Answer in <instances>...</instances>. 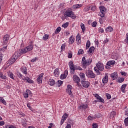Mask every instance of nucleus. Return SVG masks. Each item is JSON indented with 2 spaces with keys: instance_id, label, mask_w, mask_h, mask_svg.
I'll return each instance as SVG.
<instances>
[{
  "instance_id": "f257e3e1",
  "label": "nucleus",
  "mask_w": 128,
  "mask_h": 128,
  "mask_svg": "<svg viewBox=\"0 0 128 128\" xmlns=\"http://www.w3.org/2000/svg\"><path fill=\"white\" fill-rule=\"evenodd\" d=\"M68 66L70 68V72L71 74H74V72L76 70H82V68L80 67V66H75L74 64V62L72 61H70L68 63Z\"/></svg>"
},
{
  "instance_id": "f03ea898",
  "label": "nucleus",
  "mask_w": 128,
  "mask_h": 128,
  "mask_svg": "<svg viewBox=\"0 0 128 128\" xmlns=\"http://www.w3.org/2000/svg\"><path fill=\"white\" fill-rule=\"evenodd\" d=\"M94 70L96 72L100 74V72H102L104 70V64L100 62H98L96 64V67H94Z\"/></svg>"
},
{
  "instance_id": "7ed1b4c3",
  "label": "nucleus",
  "mask_w": 128,
  "mask_h": 128,
  "mask_svg": "<svg viewBox=\"0 0 128 128\" xmlns=\"http://www.w3.org/2000/svg\"><path fill=\"white\" fill-rule=\"evenodd\" d=\"M92 60L90 58L86 60V57H83L82 58V64L84 68H86L88 66H90L92 64Z\"/></svg>"
},
{
  "instance_id": "20e7f679",
  "label": "nucleus",
  "mask_w": 128,
  "mask_h": 128,
  "mask_svg": "<svg viewBox=\"0 0 128 128\" xmlns=\"http://www.w3.org/2000/svg\"><path fill=\"white\" fill-rule=\"evenodd\" d=\"M33 48H34V46H32V44H31L30 45L21 50H20V52L22 54H26V52H30V50H32Z\"/></svg>"
},
{
  "instance_id": "39448f33",
  "label": "nucleus",
  "mask_w": 128,
  "mask_h": 128,
  "mask_svg": "<svg viewBox=\"0 0 128 128\" xmlns=\"http://www.w3.org/2000/svg\"><path fill=\"white\" fill-rule=\"evenodd\" d=\"M17 76L20 78H22V80H26V82H28V84H34V81L32 79H30L28 77L26 78L24 76H22V74L19 72H17Z\"/></svg>"
},
{
  "instance_id": "423d86ee",
  "label": "nucleus",
  "mask_w": 128,
  "mask_h": 128,
  "mask_svg": "<svg viewBox=\"0 0 128 128\" xmlns=\"http://www.w3.org/2000/svg\"><path fill=\"white\" fill-rule=\"evenodd\" d=\"M66 16H68V18H72V20H76V16L74 15V12L70 10L66 11V12L64 14V16H65L66 18Z\"/></svg>"
},
{
  "instance_id": "0eeeda50",
  "label": "nucleus",
  "mask_w": 128,
  "mask_h": 128,
  "mask_svg": "<svg viewBox=\"0 0 128 128\" xmlns=\"http://www.w3.org/2000/svg\"><path fill=\"white\" fill-rule=\"evenodd\" d=\"M22 54L20 52H16L15 54L12 56V62H14L20 56H22Z\"/></svg>"
},
{
  "instance_id": "6e6552de",
  "label": "nucleus",
  "mask_w": 128,
  "mask_h": 128,
  "mask_svg": "<svg viewBox=\"0 0 128 128\" xmlns=\"http://www.w3.org/2000/svg\"><path fill=\"white\" fill-rule=\"evenodd\" d=\"M66 92L71 98H74V94H72V86L70 85H68L66 90Z\"/></svg>"
},
{
  "instance_id": "1a4fd4ad",
  "label": "nucleus",
  "mask_w": 128,
  "mask_h": 128,
  "mask_svg": "<svg viewBox=\"0 0 128 128\" xmlns=\"http://www.w3.org/2000/svg\"><path fill=\"white\" fill-rule=\"evenodd\" d=\"M100 12L98 14V16L101 18H104L106 16V8L104 6H101L100 7Z\"/></svg>"
},
{
  "instance_id": "9d476101",
  "label": "nucleus",
  "mask_w": 128,
  "mask_h": 128,
  "mask_svg": "<svg viewBox=\"0 0 128 128\" xmlns=\"http://www.w3.org/2000/svg\"><path fill=\"white\" fill-rule=\"evenodd\" d=\"M86 76L88 78H96V74L91 70H88L86 72Z\"/></svg>"
},
{
  "instance_id": "9b49d317",
  "label": "nucleus",
  "mask_w": 128,
  "mask_h": 128,
  "mask_svg": "<svg viewBox=\"0 0 128 128\" xmlns=\"http://www.w3.org/2000/svg\"><path fill=\"white\" fill-rule=\"evenodd\" d=\"M81 84L84 88H88L90 86V82L88 81L82 80L81 81Z\"/></svg>"
},
{
  "instance_id": "f8f14e48",
  "label": "nucleus",
  "mask_w": 128,
  "mask_h": 128,
  "mask_svg": "<svg viewBox=\"0 0 128 128\" xmlns=\"http://www.w3.org/2000/svg\"><path fill=\"white\" fill-rule=\"evenodd\" d=\"M95 98L97 99L98 102H102L103 104L104 103V100L102 98L100 95L98 94H95Z\"/></svg>"
},
{
  "instance_id": "ddd939ff",
  "label": "nucleus",
  "mask_w": 128,
  "mask_h": 128,
  "mask_svg": "<svg viewBox=\"0 0 128 128\" xmlns=\"http://www.w3.org/2000/svg\"><path fill=\"white\" fill-rule=\"evenodd\" d=\"M42 76H44V74H40L36 78V82L38 84L42 83Z\"/></svg>"
},
{
  "instance_id": "4468645a",
  "label": "nucleus",
  "mask_w": 128,
  "mask_h": 128,
  "mask_svg": "<svg viewBox=\"0 0 128 128\" xmlns=\"http://www.w3.org/2000/svg\"><path fill=\"white\" fill-rule=\"evenodd\" d=\"M102 81L103 84H108V74L106 73L104 74V76L103 78Z\"/></svg>"
},
{
  "instance_id": "2eb2a0df",
  "label": "nucleus",
  "mask_w": 128,
  "mask_h": 128,
  "mask_svg": "<svg viewBox=\"0 0 128 128\" xmlns=\"http://www.w3.org/2000/svg\"><path fill=\"white\" fill-rule=\"evenodd\" d=\"M73 80L76 82H80V78H78V76H76V74H74L73 76Z\"/></svg>"
},
{
  "instance_id": "dca6fc26",
  "label": "nucleus",
  "mask_w": 128,
  "mask_h": 128,
  "mask_svg": "<svg viewBox=\"0 0 128 128\" xmlns=\"http://www.w3.org/2000/svg\"><path fill=\"white\" fill-rule=\"evenodd\" d=\"M9 38H10V35L8 34H6L4 36V44H8Z\"/></svg>"
},
{
  "instance_id": "f3484780",
  "label": "nucleus",
  "mask_w": 128,
  "mask_h": 128,
  "mask_svg": "<svg viewBox=\"0 0 128 128\" xmlns=\"http://www.w3.org/2000/svg\"><path fill=\"white\" fill-rule=\"evenodd\" d=\"M110 76L111 78H112L113 80H116L118 78V72H114Z\"/></svg>"
},
{
  "instance_id": "a211bd4d",
  "label": "nucleus",
  "mask_w": 128,
  "mask_h": 128,
  "mask_svg": "<svg viewBox=\"0 0 128 128\" xmlns=\"http://www.w3.org/2000/svg\"><path fill=\"white\" fill-rule=\"evenodd\" d=\"M21 72L24 74H28V69H26V68L24 66L22 67Z\"/></svg>"
},
{
  "instance_id": "6ab92c4d",
  "label": "nucleus",
  "mask_w": 128,
  "mask_h": 128,
  "mask_svg": "<svg viewBox=\"0 0 128 128\" xmlns=\"http://www.w3.org/2000/svg\"><path fill=\"white\" fill-rule=\"evenodd\" d=\"M68 42L70 44H72L74 42V38L73 36H70Z\"/></svg>"
},
{
  "instance_id": "aec40b11",
  "label": "nucleus",
  "mask_w": 128,
  "mask_h": 128,
  "mask_svg": "<svg viewBox=\"0 0 128 128\" xmlns=\"http://www.w3.org/2000/svg\"><path fill=\"white\" fill-rule=\"evenodd\" d=\"M116 62L114 60L108 61L107 62V66H114Z\"/></svg>"
},
{
  "instance_id": "412c9836",
  "label": "nucleus",
  "mask_w": 128,
  "mask_h": 128,
  "mask_svg": "<svg viewBox=\"0 0 128 128\" xmlns=\"http://www.w3.org/2000/svg\"><path fill=\"white\" fill-rule=\"evenodd\" d=\"M126 84H124L121 86V90L122 92H126Z\"/></svg>"
},
{
  "instance_id": "4be33fe9",
  "label": "nucleus",
  "mask_w": 128,
  "mask_h": 128,
  "mask_svg": "<svg viewBox=\"0 0 128 128\" xmlns=\"http://www.w3.org/2000/svg\"><path fill=\"white\" fill-rule=\"evenodd\" d=\"M54 74L55 76H60V72H58V68H56L54 70Z\"/></svg>"
},
{
  "instance_id": "5701e85b",
  "label": "nucleus",
  "mask_w": 128,
  "mask_h": 128,
  "mask_svg": "<svg viewBox=\"0 0 128 128\" xmlns=\"http://www.w3.org/2000/svg\"><path fill=\"white\" fill-rule=\"evenodd\" d=\"M106 30L108 32H112V30H114V28H112V26H108L106 28Z\"/></svg>"
},
{
  "instance_id": "b1692460",
  "label": "nucleus",
  "mask_w": 128,
  "mask_h": 128,
  "mask_svg": "<svg viewBox=\"0 0 128 128\" xmlns=\"http://www.w3.org/2000/svg\"><path fill=\"white\" fill-rule=\"evenodd\" d=\"M0 102H2L4 106H6V102L4 100V98L0 97Z\"/></svg>"
},
{
  "instance_id": "393cba45",
  "label": "nucleus",
  "mask_w": 128,
  "mask_h": 128,
  "mask_svg": "<svg viewBox=\"0 0 128 128\" xmlns=\"http://www.w3.org/2000/svg\"><path fill=\"white\" fill-rule=\"evenodd\" d=\"M82 4H76L74 5L73 8H82Z\"/></svg>"
},
{
  "instance_id": "a878e982",
  "label": "nucleus",
  "mask_w": 128,
  "mask_h": 128,
  "mask_svg": "<svg viewBox=\"0 0 128 128\" xmlns=\"http://www.w3.org/2000/svg\"><path fill=\"white\" fill-rule=\"evenodd\" d=\"M79 76L82 80H86V74H84V73L81 72Z\"/></svg>"
},
{
  "instance_id": "bb28decb",
  "label": "nucleus",
  "mask_w": 128,
  "mask_h": 128,
  "mask_svg": "<svg viewBox=\"0 0 128 128\" xmlns=\"http://www.w3.org/2000/svg\"><path fill=\"white\" fill-rule=\"evenodd\" d=\"M48 84L50 86H54V79H50L48 80Z\"/></svg>"
},
{
  "instance_id": "cd10ccee",
  "label": "nucleus",
  "mask_w": 128,
  "mask_h": 128,
  "mask_svg": "<svg viewBox=\"0 0 128 128\" xmlns=\"http://www.w3.org/2000/svg\"><path fill=\"white\" fill-rule=\"evenodd\" d=\"M76 40H77L78 44H80L81 40H80V35H77L76 36Z\"/></svg>"
},
{
  "instance_id": "c85d7f7f",
  "label": "nucleus",
  "mask_w": 128,
  "mask_h": 128,
  "mask_svg": "<svg viewBox=\"0 0 128 128\" xmlns=\"http://www.w3.org/2000/svg\"><path fill=\"white\" fill-rule=\"evenodd\" d=\"M94 46H91L88 51V52H89V54H92V52H94Z\"/></svg>"
},
{
  "instance_id": "c756f323",
  "label": "nucleus",
  "mask_w": 128,
  "mask_h": 128,
  "mask_svg": "<svg viewBox=\"0 0 128 128\" xmlns=\"http://www.w3.org/2000/svg\"><path fill=\"white\" fill-rule=\"evenodd\" d=\"M80 28L82 30V32H84V30H86V27L84 26V23L81 24Z\"/></svg>"
},
{
  "instance_id": "7c9ffc66",
  "label": "nucleus",
  "mask_w": 128,
  "mask_h": 128,
  "mask_svg": "<svg viewBox=\"0 0 128 128\" xmlns=\"http://www.w3.org/2000/svg\"><path fill=\"white\" fill-rule=\"evenodd\" d=\"M90 46V40H88L86 44V50H88V48Z\"/></svg>"
},
{
  "instance_id": "2f4dec72",
  "label": "nucleus",
  "mask_w": 128,
  "mask_h": 128,
  "mask_svg": "<svg viewBox=\"0 0 128 128\" xmlns=\"http://www.w3.org/2000/svg\"><path fill=\"white\" fill-rule=\"evenodd\" d=\"M62 30V28L58 26L55 30V34H59L60 32Z\"/></svg>"
},
{
  "instance_id": "473e14b6",
  "label": "nucleus",
  "mask_w": 128,
  "mask_h": 128,
  "mask_svg": "<svg viewBox=\"0 0 128 128\" xmlns=\"http://www.w3.org/2000/svg\"><path fill=\"white\" fill-rule=\"evenodd\" d=\"M48 38H50V35L46 34L44 36H43V40H48Z\"/></svg>"
},
{
  "instance_id": "72a5a7b5",
  "label": "nucleus",
  "mask_w": 128,
  "mask_h": 128,
  "mask_svg": "<svg viewBox=\"0 0 128 128\" xmlns=\"http://www.w3.org/2000/svg\"><path fill=\"white\" fill-rule=\"evenodd\" d=\"M80 108H84V110H86L88 108V104H82L80 106Z\"/></svg>"
},
{
  "instance_id": "f704fd0d",
  "label": "nucleus",
  "mask_w": 128,
  "mask_h": 128,
  "mask_svg": "<svg viewBox=\"0 0 128 128\" xmlns=\"http://www.w3.org/2000/svg\"><path fill=\"white\" fill-rule=\"evenodd\" d=\"M6 128H16V127L14 126L13 125L6 124L5 126Z\"/></svg>"
},
{
  "instance_id": "c9c22d12",
  "label": "nucleus",
  "mask_w": 128,
  "mask_h": 128,
  "mask_svg": "<svg viewBox=\"0 0 128 128\" xmlns=\"http://www.w3.org/2000/svg\"><path fill=\"white\" fill-rule=\"evenodd\" d=\"M68 115L67 114H64V116H62V120H66L68 118Z\"/></svg>"
},
{
  "instance_id": "e433bc0d",
  "label": "nucleus",
  "mask_w": 128,
  "mask_h": 128,
  "mask_svg": "<svg viewBox=\"0 0 128 128\" xmlns=\"http://www.w3.org/2000/svg\"><path fill=\"white\" fill-rule=\"evenodd\" d=\"M116 112L114 111H112L110 114V116H112V118H114L116 116Z\"/></svg>"
},
{
  "instance_id": "4c0bfd02",
  "label": "nucleus",
  "mask_w": 128,
  "mask_h": 128,
  "mask_svg": "<svg viewBox=\"0 0 128 128\" xmlns=\"http://www.w3.org/2000/svg\"><path fill=\"white\" fill-rule=\"evenodd\" d=\"M124 122L126 126H128V117L125 118Z\"/></svg>"
},
{
  "instance_id": "58836bf2",
  "label": "nucleus",
  "mask_w": 128,
  "mask_h": 128,
  "mask_svg": "<svg viewBox=\"0 0 128 128\" xmlns=\"http://www.w3.org/2000/svg\"><path fill=\"white\" fill-rule=\"evenodd\" d=\"M124 81V78H120L118 79V82H122Z\"/></svg>"
},
{
  "instance_id": "ea45409f",
  "label": "nucleus",
  "mask_w": 128,
  "mask_h": 128,
  "mask_svg": "<svg viewBox=\"0 0 128 128\" xmlns=\"http://www.w3.org/2000/svg\"><path fill=\"white\" fill-rule=\"evenodd\" d=\"M66 78V76L64 74H62L60 76V80H64Z\"/></svg>"
},
{
  "instance_id": "a19ab883",
  "label": "nucleus",
  "mask_w": 128,
  "mask_h": 128,
  "mask_svg": "<svg viewBox=\"0 0 128 128\" xmlns=\"http://www.w3.org/2000/svg\"><path fill=\"white\" fill-rule=\"evenodd\" d=\"M82 54H84V50H82V49L79 50L78 51V55Z\"/></svg>"
},
{
  "instance_id": "79ce46f5",
  "label": "nucleus",
  "mask_w": 128,
  "mask_h": 128,
  "mask_svg": "<svg viewBox=\"0 0 128 128\" xmlns=\"http://www.w3.org/2000/svg\"><path fill=\"white\" fill-rule=\"evenodd\" d=\"M62 28H68V22H66L62 25Z\"/></svg>"
},
{
  "instance_id": "37998d69",
  "label": "nucleus",
  "mask_w": 128,
  "mask_h": 128,
  "mask_svg": "<svg viewBox=\"0 0 128 128\" xmlns=\"http://www.w3.org/2000/svg\"><path fill=\"white\" fill-rule=\"evenodd\" d=\"M126 38L124 40V42L128 44V33L126 34Z\"/></svg>"
},
{
  "instance_id": "c03bdc74",
  "label": "nucleus",
  "mask_w": 128,
  "mask_h": 128,
  "mask_svg": "<svg viewBox=\"0 0 128 128\" xmlns=\"http://www.w3.org/2000/svg\"><path fill=\"white\" fill-rule=\"evenodd\" d=\"M96 24H98V23H96V22H94L92 23V26L93 28H96Z\"/></svg>"
},
{
  "instance_id": "a18cd8bd",
  "label": "nucleus",
  "mask_w": 128,
  "mask_h": 128,
  "mask_svg": "<svg viewBox=\"0 0 128 128\" xmlns=\"http://www.w3.org/2000/svg\"><path fill=\"white\" fill-rule=\"evenodd\" d=\"M24 96L25 98H28V94L26 92L24 94Z\"/></svg>"
},
{
  "instance_id": "49530a36",
  "label": "nucleus",
  "mask_w": 128,
  "mask_h": 128,
  "mask_svg": "<svg viewBox=\"0 0 128 128\" xmlns=\"http://www.w3.org/2000/svg\"><path fill=\"white\" fill-rule=\"evenodd\" d=\"M106 96L108 100L112 98V96L109 94H106Z\"/></svg>"
},
{
  "instance_id": "de8ad7c7",
  "label": "nucleus",
  "mask_w": 128,
  "mask_h": 128,
  "mask_svg": "<svg viewBox=\"0 0 128 128\" xmlns=\"http://www.w3.org/2000/svg\"><path fill=\"white\" fill-rule=\"evenodd\" d=\"M27 106L30 110H32V108L30 106V103H27Z\"/></svg>"
},
{
  "instance_id": "09e8293b",
  "label": "nucleus",
  "mask_w": 128,
  "mask_h": 128,
  "mask_svg": "<svg viewBox=\"0 0 128 128\" xmlns=\"http://www.w3.org/2000/svg\"><path fill=\"white\" fill-rule=\"evenodd\" d=\"M26 92L28 93V94H30V95L32 94V91H30V90H28V89H27V90H26Z\"/></svg>"
},
{
  "instance_id": "8fccbe9b",
  "label": "nucleus",
  "mask_w": 128,
  "mask_h": 128,
  "mask_svg": "<svg viewBox=\"0 0 128 128\" xmlns=\"http://www.w3.org/2000/svg\"><path fill=\"white\" fill-rule=\"evenodd\" d=\"M66 48V45L64 44H62L61 46V50H64Z\"/></svg>"
},
{
  "instance_id": "3c124183",
  "label": "nucleus",
  "mask_w": 128,
  "mask_h": 128,
  "mask_svg": "<svg viewBox=\"0 0 128 128\" xmlns=\"http://www.w3.org/2000/svg\"><path fill=\"white\" fill-rule=\"evenodd\" d=\"M91 8V6H88L87 8H86L84 10L85 12H88V10H90Z\"/></svg>"
},
{
  "instance_id": "603ef678",
  "label": "nucleus",
  "mask_w": 128,
  "mask_h": 128,
  "mask_svg": "<svg viewBox=\"0 0 128 128\" xmlns=\"http://www.w3.org/2000/svg\"><path fill=\"white\" fill-rule=\"evenodd\" d=\"M88 120H94V118L90 116H88Z\"/></svg>"
},
{
  "instance_id": "864d4df0",
  "label": "nucleus",
  "mask_w": 128,
  "mask_h": 128,
  "mask_svg": "<svg viewBox=\"0 0 128 128\" xmlns=\"http://www.w3.org/2000/svg\"><path fill=\"white\" fill-rule=\"evenodd\" d=\"M58 86H62V84H64V82H62V80H58Z\"/></svg>"
},
{
  "instance_id": "5fc2aeb1",
  "label": "nucleus",
  "mask_w": 128,
  "mask_h": 128,
  "mask_svg": "<svg viewBox=\"0 0 128 128\" xmlns=\"http://www.w3.org/2000/svg\"><path fill=\"white\" fill-rule=\"evenodd\" d=\"M76 84H77L78 86V88H82V84H80V82H78Z\"/></svg>"
},
{
  "instance_id": "6e6d98bb",
  "label": "nucleus",
  "mask_w": 128,
  "mask_h": 128,
  "mask_svg": "<svg viewBox=\"0 0 128 128\" xmlns=\"http://www.w3.org/2000/svg\"><path fill=\"white\" fill-rule=\"evenodd\" d=\"M0 78H2V80H6V76H4L2 74Z\"/></svg>"
},
{
  "instance_id": "4d7b16f0",
  "label": "nucleus",
  "mask_w": 128,
  "mask_h": 128,
  "mask_svg": "<svg viewBox=\"0 0 128 128\" xmlns=\"http://www.w3.org/2000/svg\"><path fill=\"white\" fill-rule=\"evenodd\" d=\"M96 6H91V10L92 12H94L96 10Z\"/></svg>"
},
{
  "instance_id": "13d9d810",
  "label": "nucleus",
  "mask_w": 128,
  "mask_h": 128,
  "mask_svg": "<svg viewBox=\"0 0 128 128\" xmlns=\"http://www.w3.org/2000/svg\"><path fill=\"white\" fill-rule=\"evenodd\" d=\"M120 74H121L122 76H126V72H121Z\"/></svg>"
},
{
  "instance_id": "bf43d9fd",
  "label": "nucleus",
  "mask_w": 128,
  "mask_h": 128,
  "mask_svg": "<svg viewBox=\"0 0 128 128\" xmlns=\"http://www.w3.org/2000/svg\"><path fill=\"white\" fill-rule=\"evenodd\" d=\"M0 126H4V121H0Z\"/></svg>"
},
{
  "instance_id": "052dcab7",
  "label": "nucleus",
  "mask_w": 128,
  "mask_h": 128,
  "mask_svg": "<svg viewBox=\"0 0 128 128\" xmlns=\"http://www.w3.org/2000/svg\"><path fill=\"white\" fill-rule=\"evenodd\" d=\"M68 58H72V54L69 53L68 54Z\"/></svg>"
},
{
  "instance_id": "680f3d73",
  "label": "nucleus",
  "mask_w": 128,
  "mask_h": 128,
  "mask_svg": "<svg viewBox=\"0 0 128 128\" xmlns=\"http://www.w3.org/2000/svg\"><path fill=\"white\" fill-rule=\"evenodd\" d=\"M92 126V128H98V125L96 124H93Z\"/></svg>"
},
{
  "instance_id": "e2e57ef3",
  "label": "nucleus",
  "mask_w": 128,
  "mask_h": 128,
  "mask_svg": "<svg viewBox=\"0 0 128 128\" xmlns=\"http://www.w3.org/2000/svg\"><path fill=\"white\" fill-rule=\"evenodd\" d=\"M68 70H66L64 71V74H65V76H68Z\"/></svg>"
},
{
  "instance_id": "0e129e2a",
  "label": "nucleus",
  "mask_w": 128,
  "mask_h": 128,
  "mask_svg": "<svg viewBox=\"0 0 128 128\" xmlns=\"http://www.w3.org/2000/svg\"><path fill=\"white\" fill-rule=\"evenodd\" d=\"M10 78H12V80H14V74H10Z\"/></svg>"
},
{
  "instance_id": "69168bd1",
  "label": "nucleus",
  "mask_w": 128,
  "mask_h": 128,
  "mask_svg": "<svg viewBox=\"0 0 128 128\" xmlns=\"http://www.w3.org/2000/svg\"><path fill=\"white\" fill-rule=\"evenodd\" d=\"M36 60V58H34L31 60L32 62H34Z\"/></svg>"
},
{
  "instance_id": "338daca9",
  "label": "nucleus",
  "mask_w": 128,
  "mask_h": 128,
  "mask_svg": "<svg viewBox=\"0 0 128 128\" xmlns=\"http://www.w3.org/2000/svg\"><path fill=\"white\" fill-rule=\"evenodd\" d=\"M72 126H70V124H67L66 128H71Z\"/></svg>"
},
{
  "instance_id": "774afa93",
  "label": "nucleus",
  "mask_w": 128,
  "mask_h": 128,
  "mask_svg": "<svg viewBox=\"0 0 128 128\" xmlns=\"http://www.w3.org/2000/svg\"><path fill=\"white\" fill-rule=\"evenodd\" d=\"M99 31L100 32H104V28H100Z\"/></svg>"
}]
</instances>
